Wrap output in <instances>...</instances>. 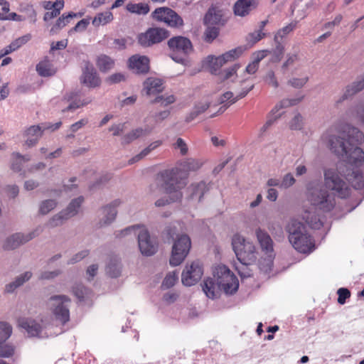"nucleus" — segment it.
Returning a JSON list of instances; mask_svg holds the SVG:
<instances>
[{"label":"nucleus","mask_w":364,"mask_h":364,"mask_svg":"<svg viewBox=\"0 0 364 364\" xmlns=\"http://www.w3.org/2000/svg\"><path fill=\"white\" fill-rule=\"evenodd\" d=\"M303 124L302 116L299 113H297L291 119L289 126L291 129L300 130L303 127Z\"/></svg>","instance_id":"nucleus-56"},{"label":"nucleus","mask_w":364,"mask_h":364,"mask_svg":"<svg viewBox=\"0 0 364 364\" xmlns=\"http://www.w3.org/2000/svg\"><path fill=\"white\" fill-rule=\"evenodd\" d=\"M19 327L24 329L30 336H39L41 326L36 321L28 318H20L18 320Z\"/></svg>","instance_id":"nucleus-22"},{"label":"nucleus","mask_w":364,"mask_h":364,"mask_svg":"<svg viewBox=\"0 0 364 364\" xmlns=\"http://www.w3.org/2000/svg\"><path fill=\"white\" fill-rule=\"evenodd\" d=\"M70 218V217L63 210L52 218L50 225L52 226H61Z\"/></svg>","instance_id":"nucleus-50"},{"label":"nucleus","mask_w":364,"mask_h":364,"mask_svg":"<svg viewBox=\"0 0 364 364\" xmlns=\"http://www.w3.org/2000/svg\"><path fill=\"white\" fill-rule=\"evenodd\" d=\"M302 98H303V97H301L300 98H296V99H285V100H282L280 102L274 106V107L272 109L269 117H274L277 115H279V114H277V113L281 109H282L284 107L296 105L302 100ZM280 115H281V114H279V116Z\"/></svg>","instance_id":"nucleus-37"},{"label":"nucleus","mask_w":364,"mask_h":364,"mask_svg":"<svg viewBox=\"0 0 364 364\" xmlns=\"http://www.w3.org/2000/svg\"><path fill=\"white\" fill-rule=\"evenodd\" d=\"M106 272L111 277H118L121 274V264L119 260L117 258L111 259L106 267Z\"/></svg>","instance_id":"nucleus-40"},{"label":"nucleus","mask_w":364,"mask_h":364,"mask_svg":"<svg viewBox=\"0 0 364 364\" xmlns=\"http://www.w3.org/2000/svg\"><path fill=\"white\" fill-rule=\"evenodd\" d=\"M176 279L177 277L174 273H169L164 278L161 286L164 289H169L175 284Z\"/></svg>","instance_id":"nucleus-57"},{"label":"nucleus","mask_w":364,"mask_h":364,"mask_svg":"<svg viewBox=\"0 0 364 364\" xmlns=\"http://www.w3.org/2000/svg\"><path fill=\"white\" fill-rule=\"evenodd\" d=\"M71 299L66 295H55L49 299V305L57 321L65 324L70 320Z\"/></svg>","instance_id":"nucleus-8"},{"label":"nucleus","mask_w":364,"mask_h":364,"mask_svg":"<svg viewBox=\"0 0 364 364\" xmlns=\"http://www.w3.org/2000/svg\"><path fill=\"white\" fill-rule=\"evenodd\" d=\"M295 181L296 180L291 173H287L281 181L280 187L282 188H289L294 184Z\"/></svg>","instance_id":"nucleus-60"},{"label":"nucleus","mask_w":364,"mask_h":364,"mask_svg":"<svg viewBox=\"0 0 364 364\" xmlns=\"http://www.w3.org/2000/svg\"><path fill=\"white\" fill-rule=\"evenodd\" d=\"M222 14L220 11L214 8H210L208 11L204 18V23L206 26H218L223 24Z\"/></svg>","instance_id":"nucleus-29"},{"label":"nucleus","mask_w":364,"mask_h":364,"mask_svg":"<svg viewBox=\"0 0 364 364\" xmlns=\"http://www.w3.org/2000/svg\"><path fill=\"white\" fill-rule=\"evenodd\" d=\"M348 114L357 119L364 125V102H360L353 106L348 111Z\"/></svg>","instance_id":"nucleus-41"},{"label":"nucleus","mask_w":364,"mask_h":364,"mask_svg":"<svg viewBox=\"0 0 364 364\" xmlns=\"http://www.w3.org/2000/svg\"><path fill=\"white\" fill-rule=\"evenodd\" d=\"M85 198L83 196H79L76 198L73 199L67 208L63 210L66 214L70 218L76 215L80 209L82 204L83 203Z\"/></svg>","instance_id":"nucleus-33"},{"label":"nucleus","mask_w":364,"mask_h":364,"mask_svg":"<svg viewBox=\"0 0 364 364\" xmlns=\"http://www.w3.org/2000/svg\"><path fill=\"white\" fill-rule=\"evenodd\" d=\"M43 131L41 127L33 125L24 132V137L26 138L25 144L28 147L35 146L39 139L41 137Z\"/></svg>","instance_id":"nucleus-24"},{"label":"nucleus","mask_w":364,"mask_h":364,"mask_svg":"<svg viewBox=\"0 0 364 364\" xmlns=\"http://www.w3.org/2000/svg\"><path fill=\"white\" fill-rule=\"evenodd\" d=\"M213 276L219 287L226 294H233L237 291L238 279L225 265L220 264L215 267Z\"/></svg>","instance_id":"nucleus-7"},{"label":"nucleus","mask_w":364,"mask_h":364,"mask_svg":"<svg viewBox=\"0 0 364 364\" xmlns=\"http://www.w3.org/2000/svg\"><path fill=\"white\" fill-rule=\"evenodd\" d=\"M302 98H303V97H301L300 98H296V99H285V100H282L280 102L274 106V107L272 109L269 117H274L277 115H279V114H277V113L281 109H282L284 107L296 105L302 100ZM280 115H281V114H279V116Z\"/></svg>","instance_id":"nucleus-36"},{"label":"nucleus","mask_w":364,"mask_h":364,"mask_svg":"<svg viewBox=\"0 0 364 364\" xmlns=\"http://www.w3.org/2000/svg\"><path fill=\"white\" fill-rule=\"evenodd\" d=\"M81 82L85 85L90 87H95L100 83V80L97 76V72L93 65L86 62L82 70Z\"/></svg>","instance_id":"nucleus-19"},{"label":"nucleus","mask_w":364,"mask_h":364,"mask_svg":"<svg viewBox=\"0 0 364 364\" xmlns=\"http://www.w3.org/2000/svg\"><path fill=\"white\" fill-rule=\"evenodd\" d=\"M11 333V326L7 322L0 321V357L10 358L14 354V347L5 343Z\"/></svg>","instance_id":"nucleus-14"},{"label":"nucleus","mask_w":364,"mask_h":364,"mask_svg":"<svg viewBox=\"0 0 364 364\" xmlns=\"http://www.w3.org/2000/svg\"><path fill=\"white\" fill-rule=\"evenodd\" d=\"M232 249L240 262H254L257 259L256 249L253 243L238 234L232 239Z\"/></svg>","instance_id":"nucleus-6"},{"label":"nucleus","mask_w":364,"mask_h":364,"mask_svg":"<svg viewBox=\"0 0 364 364\" xmlns=\"http://www.w3.org/2000/svg\"><path fill=\"white\" fill-rule=\"evenodd\" d=\"M73 293L80 301H83L89 296L91 291L82 284H76L73 287Z\"/></svg>","instance_id":"nucleus-46"},{"label":"nucleus","mask_w":364,"mask_h":364,"mask_svg":"<svg viewBox=\"0 0 364 364\" xmlns=\"http://www.w3.org/2000/svg\"><path fill=\"white\" fill-rule=\"evenodd\" d=\"M350 93L354 95L364 89V74L358 77L356 80L346 86Z\"/></svg>","instance_id":"nucleus-47"},{"label":"nucleus","mask_w":364,"mask_h":364,"mask_svg":"<svg viewBox=\"0 0 364 364\" xmlns=\"http://www.w3.org/2000/svg\"><path fill=\"white\" fill-rule=\"evenodd\" d=\"M36 231L34 230L28 234L17 232L8 237L3 244V249L4 250H12L16 249L21 245L26 243L36 237L38 233H36Z\"/></svg>","instance_id":"nucleus-16"},{"label":"nucleus","mask_w":364,"mask_h":364,"mask_svg":"<svg viewBox=\"0 0 364 364\" xmlns=\"http://www.w3.org/2000/svg\"><path fill=\"white\" fill-rule=\"evenodd\" d=\"M176 99L173 95H168V96H158L156 97L154 100L153 101L154 103H158L160 102L163 106H167L170 104H172L175 102Z\"/></svg>","instance_id":"nucleus-58"},{"label":"nucleus","mask_w":364,"mask_h":364,"mask_svg":"<svg viewBox=\"0 0 364 364\" xmlns=\"http://www.w3.org/2000/svg\"><path fill=\"white\" fill-rule=\"evenodd\" d=\"M210 105V103L208 101L199 102L197 103L193 111L186 117V122H190L193 120L198 115L206 111Z\"/></svg>","instance_id":"nucleus-35"},{"label":"nucleus","mask_w":364,"mask_h":364,"mask_svg":"<svg viewBox=\"0 0 364 364\" xmlns=\"http://www.w3.org/2000/svg\"><path fill=\"white\" fill-rule=\"evenodd\" d=\"M364 139V135L358 128L347 124L338 136H331L328 140L331 149L341 156L343 161L337 168L324 170V183L341 199L350 195L351 189L341 178L344 177L355 189L364 187V176L358 169L364 164V151L358 146Z\"/></svg>","instance_id":"nucleus-1"},{"label":"nucleus","mask_w":364,"mask_h":364,"mask_svg":"<svg viewBox=\"0 0 364 364\" xmlns=\"http://www.w3.org/2000/svg\"><path fill=\"white\" fill-rule=\"evenodd\" d=\"M202 289L206 296L212 299L217 298L220 290H222L215 277L204 280Z\"/></svg>","instance_id":"nucleus-26"},{"label":"nucleus","mask_w":364,"mask_h":364,"mask_svg":"<svg viewBox=\"0 0 364 364\" xmlns=\"http://www.w3.org/2000/svg\"><path fill=\"white\" fill-rule=\"evenodd\" d=\"M36 70L39 75L43 77H49L55 73V70L48 60L40 62L36 65Z\"/></svg>","instance_id":"nucleus-39"},{"label":"nucleus","mask_w":364,"mask_h":364,"mask_svg":"<svg viewBox=\"0 0 364 364\" xmlns=\"http://www.w3.org/2000/svg\"><path fill=\"white\" fill-rule=\"evenodd\" d=\"M306 196L311 206L323 213H329L334 210L341 212V215H345L351 212L358 205V203H350L348 200H344L343 203L336 202L334 194L325 189L318 180L311 181L307 183Z\"/></svg>","instance_id":"nucleus-2"},{"label":"nucleus","mask_w":364,"mask_h":364,"mask_svg":"<svg viewBox=\"0 0 364 364\" xmlns=\"http://www.w3.org/2000/svg\"><path fill=\"white\" fill-rule=\"evenodd\" d=\"M78 16L77 14L70 12L68 15L65 16L62 15L60 17L58 18L56 23L50 29V33L54 34L58 32L60 29L65 27L68 23H70V20L75 17Z\"/></svg>","instance_id":"nucleus-32"},{"label":"nucleus","mask_w":364,"mask_h":364,"mask_svg":"<svg viewBox=\"0 0 364 364\" xmlns=\"http://www.w3.org/2000/svg\"><path fill=\"white\" fill-rule=\"evenodd\" d=\"M58 205V202L55 199H46L42 200L38 205V213L41 215H47L53 210Z\"/></svg>","instance_id":"nucleus-42"},{"label":"nucleus","mask_w":364,"mask_h":364,"mask_svg":"<svg viewBox=\"0 0 364 364\" xmlns=\"http://www.w3.org/2000/svg\"><path fill=\"white\" fill-rule=\"evenodd\" d=\"M159 178L164 191L168 195L173 194L171 201H178L182 198L181 190L187 185V173L176 166L161 171Z\"/></svg>","instance_id":"nucleus-3"},{"label":"nucleus","mask_w":364,"mask_h":364,"mask_svg":"<svg viewBox=\"0 0 364 364\" xmlns=\"http://www.w3.org/2000/svg\"><path fill=\"white\" fill-rule=\"evenodd\" d=\"M276 46L275 48L272 50L273 53V59L272 61L278 62L282 59L284 51V47L282 44L281 41H274Z\"/></svg>","instance_id":"nucleus-52"},{"label":"nucleus","mask_w":364,"mask_h":364,"mask_svg":"<svg viewBox=\"0 0 364 364\" xmlns=\"http://www.w3.org/2000/svg\"><path fill=\"white\" fill-rule=\"evenodd\" d=\"M113 20V14L110 11L97 14L92 20V25L95 27L105 26Z\"/></svg>","instance_id":"nucleus-38"},{"label":"nucleus","mask_w":364,"mask_h":364,"mask_svg":"<svg viewBox=\"0 0 364 364\" xmlns=\"http://www.w3.org/2000/svg\"><path fill=\"white\" fill-rule=\"evenodd\" d=\"M259 4L258 0H237L233 6L234 14L240 17L249 16Z\"/></svg>","instance_id":"nucleus-17"},{"label":"nucleus","mask_w":364,"mask_h":364,"mask_svg":"<svg viewBox=\"0 0 364 364\" xmlns=\"http://www.w3.org/2000/svg\"><path fill=\"white\" fill-rule=\"evenodd\" d=\"M168 32L161 28H150L138 36L139 43L143 47H149L167 38Z\"/></svg>","instance_id":"nucleus-11"},{"label":"nucleus","mask_w":364,"mask_h":364,"mask_svg":"<svg viewBox=\"0 0 364 364\" xmlns=\"http://www.w3.org/2000/svg\"><path fill=\"white\" fill-rule=\"evenodd\" d=\"M206 62L213 74H215L224 65L219 57H215L214 55H208L206 58Z\"/></svg>","instance_id":"nucleus-48"},{"label":"nucleus","mask_w":364,"mask_h":364,"mask_svg":"<svg viewBox=\"0 0 364 364\" xmlns=\"http://www.w3.org/2000/svg\"><path fill=\"white\" fill-rule=\"evenodd\" d=\"M210 183L204 181L191 183L187 191L189 198L195 201L200 202L205 193L210 190Z\"/></svg>","instance_id":"nucleus-20"},{"label":"nucleus","mask_w":364,"mask_h":364,"mask_svg":"<svg viewBox=\"0 0 364 364\" xmlns=\"http://www.w3.org/2000/svg\"><path fill=\"white\" fill-rule=\"evenodd\" d=\"M168 45L173 52L182 53L184 55H188L193 50L191 41L183 36H176L171 38L168 41Z\"/></svg>","instance_id":"nucleus-18"},{"label":"nucleus","mask_w":364,"mask_h":364,"mask_svg":"<svg viewBox=\"0 0 364 364\" xmlns=\"http://www.w3.org/2000/svg\"><path fill=\"white\" fill-rule=\"evenodd\" d=\"M154 17L172 27H178L183 24L182 18L168 8L156 9L154 12Z\"/></svg>","instance_id":"nucleus-15"},{"label":"nucleus","mask_w":364,"mask_h":364,"mask_svg":"<svg viewBox=\"0 0 364 364\" xmlns=\"http://www.w3.org/2000/svg\"><path fill=\"white\" fill-rule=\"evenodd\" d=\"M127 9L128 11L132 14H142L145 15L148 14L149 11V6L146 4L143 3H139V4H133V3H129L127 5Z\"/></svg>","instance_id":"nucleus-43"},{"label":"nucleus","mask_w":364,"mask_h":364,"mask_svg":"<svg viewBox=\"0 0 364 364\" xmlns=\"http://www.w3.org/2000/svg\"><path fill=\"white\" fill-rule=\"evenodd\" d=\"M0 20L6 21V20H12L16 21H23L25 20V18L21 15L17 14L16 13L12 12L9 14H5L4 13H0Z\"/></svg>","instance_id":"nucleus-59"},{"label":"nucleus","mask_w":364,"mask_h":364,"mask_svg":"<svg viewBox=\"0 0 364 364\" xmlns=\"http://www.w3.org/2000/svg\"><path fill=\"white\" fill-rule=\"evenodd\" d=\"M176 229H166L164 236L168 242L173 241L169 263L176 267L181 264L186 259L191 247V241L186 234H176Z\"/></svg>","instance_id":"nucleus-4"},{"label":"nucleus","mask_w":364,"mask_h":364,"mask_svg":"<svg viewBox=\"0 0 364 364\" xmlns=\"http://www.w3.org/2000/svg\"><path fill=\"white\" fill-rule=\"evenodd\" d=\"M138 245L143 255L152 256L158 250L157 237L151 233L148 229H141L138 234Z\"/></svg>","instance_id":"nucleus-10"},{"label":"nucleus","mask_w":364,"mask_h":364,"mask_svg":"<svg viewBox=\"0 0 364 364\" xmlns=\"http://www.w3.org/2000/svg\"><path fill=\"white\" fill-rule=\"evenodd\" d=\"M31 39V35L30 33H28L15 39L11 43V44L14 48V50H16L22 46L28 43Z\"/></svg>","instance_id":"nucleus-53"},{"label":"nucleus","mask_w":364,"mask_h":364,"mask_svg":"<svg viewBox=\"0 0 364 364\" xmlns=\"http://www.w3.org/2000/svg\"><path fill=\"white\" fill-rule=\"evenodd\" d=\"M12 156L13 161L11 165V168L14 171L18 173L22 171L23 163L29 161L31 160V156L28 154L23 156L19 153H14Z\"/></svg>","instance_id":"nucleus-31"},{"label":"nucleus","mask_w":364,"mask_h":364,"mask_svg":"<svg viewBox=\"0 0 364 364\" xmlns=\"http://www.w3.org/2000/svg\"><path fill=\"white\" fill-rule=\"evenodd\" d=\"M149 132L150 130L147 128H136L123 136L122 139V144H128L141 136L147 135L149 133Z\"/></svg>","instance_id":"nucleus-30"},{"label":"nucleus","mask_w":364,"mask_h":364,"mask_svg":"<svg viewBox=\"0 0 364 364\" xmlns=\"http://www.w3.org/2000/svg\"><path fill=\"white\" fill-rule=\"evenodd\" d=\"M242 53V48L232 49L224 54L218 56L223 64L227 62L232 61L237 58Z\"/></svg>","instance_id":"nucleus-45"},{"label":"nucleus","mask_w":364,"mask_h":364,"mask_svg":"<svg viewBox=\"0 0 364 364\" xmlns=\"http://www.w3.org/2000/svg\"><path fill=\"white\" fill-rule=\"evenodd\" d=\"M203 164V162L200 159L189 158L182 161L179 164V168H181L183 172L188 174L191 171H196L200 169Z\"/></svg>","instance_id":"nucleus-28"},{"label":"nucleus","mask_w":364,"mask_h":364,"mask_svg":"<svg viewBox=\"0 0 364 364\" xmlns=\"http://www.w3.org/2000/svg\"><path fill=\"white\" fill-rule=\"evenodd\" d=\"M337 294L338 295V302L340 304H344L346 303V300L350 296V291L346 288L338 289Z\"/></svg>","instance_id":"nucleus-61"},{"label":"nucleus","mask_w":364,"mask_h":364,"mask_svg":"<svg viewBox=\"0 0 364 364\" xmlns=\"http://www.w3.org/2000/svg\"><path fill=\"white\" fill-rule=\"evenodd\" d=\"M252 263L240 262V264L236 267V269L242 279L252 277V271L249 267V265Z\"/></svg>","instance_id":"nucleus-49"},{"label":"nucleus","mask_w":364,"mask_h":364,"mask_svg":"<svg viewBox=\"0 0 364 364\" xmlns=\"http://www.w3.org/2000/svg\"><path fill=\"white\" fill-rule=\"evenodd\" d=\"M272 53L269 50H262L257 51L253 53V60L252 61L256 63L257 64H259L260 61L263 60L267 55Z\"/></svg>","instance_id":"nucleus-62"},{"label":"nucleus","mask_w":364,"mask_h":364,"mask_svg":"<svg viewBox=\"0 0 364 364\" xmlns=\"http://www.w3.org/2000/svg\"><path fill=\"white\" fill-rule=\"evenodd\" d=\"M309 80V77L305 76L301 78L299 77H292L288 81V85H291L294 88H301L304 87Z\"/></svg>","instance_id":"nucleus-54"},{"label":"nucleus","mask_w":364,"mask_h":364,"mask_svg":"<svg viewBox=\"0 0 364 364\" xmlns=\"http://www.w3.org/2000/svg\"><path fill=\"white\" fill-rule=\"evenodd\" d=\"M219 34V28L215 26H207L204 33L205 41L211 43Z\"/></svg>","instance_id":"nucleus-51"},{"label":"nucleus","mask_w":364,"mask_h":364,"mask_svg":"<svg viewBox=\"0 0 364 364\" xmlns=\"http://www.w3.org/2000/svg\"><path fill=\"white\" fill-rule=\"evenodd\" d=\"M175 149H178L181 155L184 156L188 153V149L185 141L181 138H178L173 144Z\"/></svg>","instance_id":"nucleus-63"},{"label":"nucleus","mask_w":364,"mask_h":364,"mask_svg":"<svg viewBox=\"0 0 364 364\" xmlns=\"http://www.w3.org/2000/svg\"><path fill=\"white\" fill-rule=\"evenodd\" d=\"M289 241L299 252L310 254L316 248L313 237L306 229H287Z\"/></svg>","instance_id":"nucleus-5"},{"label":"nucleus","mask_w":364,"mask_h":364,"mask_svg":"<svg viewBox=\"0 0 364 364\" xmlns=\"http://www.w3.org/2000/svg\"><path fill=\"white\" fill-rule=\"evenodd\" d=\"M203 274V269L198 261L187 264L181 274L183 284L187 287L196 284L201 279Z\"/></svg>","instance_id":"nucleus-12"},{"label":"nucleus","mask_w":364,"mask_h":364,"mask_svg":"<svg viewBox=\"0 0 364 364\" xmlns=\"http://www.w3.org/2000/svg\"><path fill=\"white\" fill-rule=\"evenodd\" d=\"M114 61L109 56L102 54L98 56L97 66L101 72L106 73L114 68Z\"/></svg>","instance_id":"nucleus-34"},{"label":"nucleus","mask_w":364,"mask_h":364,"mask_svg":"<svg viewBox=\"0 0 364 364\" xmlns=\"http://www.w3.org/2000/svg\"><path fill=\"white\" fill-rule=\"evenodd\" d=\"M121 204V200L115 199L101 208L99 213V223L101 227L109 226L114 223L117 215V208Z\"/></svg>","instance_id":"nucleus-13"},{"label":"nucleus","mask_w":364,"mask_h":364,"mask_svg":"<svg viewBox=\"0 0 364 364\" xmlns=\"http://www.w3.org/2000/svg\"><path fill=\"white\" fill-rule=\"evenodd\" d=\"M32 277V272L30 271L25 272L24 273L18 276L14 282L7 284L5 286L6 293H13L18 287L23 285L26 282L28 281Z\"/></svg>","instance_id":"nucleus-27"},{"label":"nucleus","mask_w":364,"mask_h":364,"mask_svg":"<svg viewBox=\"0 0 364 364\" xmlns=\"http://www.w3.org/2000/svg\"><path fill=\"white\" fill-rule=\"evenodd\" d=\"M256 235L261 248L269 257L273 255V241L263 229H257Z\"/></svg>","instance_id":"nucleus-23"},{"label":"nucleus","mask_w":364,"mask_h":364,"mask_svg":"<svg viewBox=\"0 0 364 364\" xmlns=\"http://www.w3.org/2000/svg\"><path fill=\"white\" fill-rule=\"evenodd\" d=\"M264 80L267 83L273 86L274 87H277L279 86V83L274 75V73L272 70L268 71L264 77Z\"/></svg>","instance_id":"nucleus-64"},{"label":"nucleus","mask_w":364,"mask_h":364,"mask_svg":"<svg viewBox=\"0 0 364 364\" xmlns=\"http://www.w3.org/2000/svg\"><path fill=\"white\" fill-rule=\"evenodd\" d=\"M149 60L146 56L135 55L129 59V67L137 73H145L149 71Z\"/></svg>","instance_id":"nucleus-21"},{"label":"nucleus","mask_w":364,"mask_h":364,"mask_svg":"<svg viewBox=\"0 0 364 364\" xmlns=\"http://www.w3.org/2000/svg\"><path fill=\"white\" fill-rule=\"evenodd\" d=\"M323 225V219L312 206L304 209L297 218H292L290 228H321Z\"/></svg>","instance_id":"nucleus-9"},{"label":"nucleus","mask_w":364,"mask_h":364,"mask_svg":"<svg viewBox=\"0 0 364 364\" xmlns=\"http://www.w3.org/2000/svg\"><path fill=\"white\" fill-rule=\"evenodd\" d=\"M299 60L298 53H288L287 55V60L282 65V69L285 71L287 68L294 65L296 62Z\"/></svg>","instance_id":"nucleus-55"},{"label":"nucleus","mask_w":364,"mask_h":364,"mask_svg":"<svg viewBox=\"0 0 364 364\" xmlns=\"http://www.w3.org/2000/svg\"><path fill=\"white\" fill-rule=\"evenodd\" d=\"M298 21H294L287 25L286 26L279 29L275 34L274 41H281L284 37H286L289 33L293 31L296 27Z\"/></svg>","instance_id":"nucleus-44"},{"label":"nucleus","mask_w":364,"mask_h":364,"mask_svg":"<svg viewBox=\"0 0 364 364\" xmlns=\"http://www.w3.org/2000/svg\"><path fill=\"white\" fill-rule=\"evenodd\" d=\"M143 90L147 95L159 93L164 90L163 81L156 77H148L144 82Z\"/></svg>","instance_id":"nucleus-25"}]
</instances>
